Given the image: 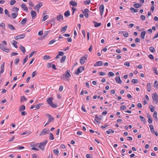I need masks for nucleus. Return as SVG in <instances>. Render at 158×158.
<instances>
[{
  "label": "nucleus",
  "mask_w": 158,
  "mask_h": 158,
  "mask_svg": "<svg viewBox=\"0 0 158 158\" xmlns=\"http://www.w3.org/2000/svg\"><path fill=\"white\" fill-rule=\"evenodd\" d=\"M64 81H69V70H67L64 74L62 75L60 77Z\"/></svg>",
  "instance_id": "nucleus-1"
},
{
  "label": "nucleus",
  "mask_w": 158,
  "mask_h": 158,
  "mask_svg": "<svg viewBox=\"0 0 158 158\" xmlns=\"http://www.w3.org/2000/svg\"><path fill=\"white\" fill-rule=\"evenodd\" d=\"M87 55L85 54L81 58L80 60V62L81 64H83L85 63L87 59Z\"/></svg>",
  "instance_id": "nucleus-2"
},
{
  "label": "nucleus",
  "mask_w": 158,
  "mask_h": 158,
  "mask_svg": "<svg viewBox=\"0 0 158 158\" xmlns=\"http://www.w3.org/2000/svg\"><path fill=\"white\" fill-rule=\"evenodd\" d=\"M47 142L48 141L46 140L45 142H42L40 143H39V144H38L39 145V147L40 148L41 150H44V148Z\"/></svg>",
  "instance_id": "nucleus-3"
},
{
  "label": "nucleus",
  "mask_w": 158,
  "mask_h": 158,
  "mask_svg": "<svg viewBox=\"0 0 158 158\" xmlns=\"http://www.w3.org/2000/svg\"><path fill=\"white\" fill-rule=\"evenodd\" d=\"M84 67L81 66L78 68L77 71L75 72V74L77 75H78L80 73H81L82 71L84 70Z\"/></svg>",
  "instance_id": "nucleus-4"
},
{
  "label": "nucleus",
  "mask_w": 158,
  "mask_h": 158,
  "mask_svg": "<svg viewBox=\"0 0 158 158\" xmlns=\"http://www.w3.org/2000/svg\"><path fill=\"white\" fill-rule=\"evenodd\" d=\"M46 115L49 118L48 122L46 123V124H48L50 123L54 120V119L53 117H52L50 114H47Z\"/></svg>",
  "instance_id": "nucleus-5"
},
{
  "label": "nucleus",
  "mask_w": 158,
  "mask_h": 158,
  "mask_svg": "<svg viewBox=\"0 0 158 158\" xmlns=\"http://www.w3.org/2000/svg\"><path fill=\"white\" fill-rule=\"evenodd\" d=\"M25 37V35L24 34H22L21 35H18L16 36L15 39L16 40H18L20 39H23Z\"/></svg>",
  "instance_id": "nucleus-6"
},
{
  "label": "nucleus",
  "mask_w": 158,
  "mask_h": 158,
  "mask_svg": "<svg viewBox=\"0 0 158 158\" xmlns=\"http://www.w3.org/2000/svg\"><path fill=\"white\" fill-rule=\"evenodd\" d=\"M99 10L100 13L101 15H103V12L104 10V6L103 4L99 6Z\"/></svg>",
  "instance_id": "nucleus-7"
},
{
  "label": "nucleus",
  "mask_w": 158,
  "mask_h": 158,
  "mask_svg": "<svg viewBox=\"0 0 158 158\" xmlns=\"http://www.w3.org/2000/svg\"><path fill=\"white\" fill-rule=\"evenodd\" d=\"M42 6V3H40L36 5L35 6L34 9L36 10H37L38 11L39 10V9Z\"/></svg>",
  "instance_id": "nucleus-8"
},
{
  "label": "nucleus",
  "mask_w": 158,
  "mask_h": 158,
  "mask_svg": "<svg viewBox=\"0 0 158 158\" xmlns=\"http://www.w3.org/2000/svg\"><path fill=\"white\" fill-rule=\"evenodd\" d=\"M48 131V130H47L46 129H43L41 131L40 135H44L46 134H48L49 132V131Z\"/></svg>",
  "instance_id": "nucleus-9"
},
{
  "label": "nucleus",
  "mask_w": 158,
  "mask_h": 158,
  "mask_svg": "<svg viewBox=\"0 0 158 158\" xmlns=\"http://www.w3.org/2000/svg\"><path fill=\"white\" fill-rule=\"evenodd\" d=\"M158 95L156 93H155L153 95V96H152V98L154 101H155L156 102H158Z\"/></svg>",
  "instance_id": "nucleus-10"
},
{
  "label": "nucleus",
  "mask_w": 158,
  "mask_h": 158,
  "mask_svg": "<svg viewBox=\"0 0 158 158\" xmlns=\"http://www.w3.org/2000/svg\"><path fill=\"white\" fill-rule=\"evenodd\" d=\"M89 11L88 9H85L84 12H83V14L86 18H88L89 15L88 14V12Z\"/></svg>",
  "instance_id": "nucleus-11"
},
{
  "label": "nucleus",
  "mask_w": 158,
  "mask_h": 158,
  "mask_svg": "<svg viewBox=\"0 0 158 158\" xmlns=\"http://www.w3.org/2000/svg\"><path fill=\"white\" fill-rule=\"evenodd\" d=\"M4 65H5V62H3L2 64L1 65V70L0 71V74L2 73L4 71Z\"/></svg>",
  "instance_id": "nucleus-12"
},
{
  "label": "nucleus",
  "mask_w": 158,
  "mask_h": 158,
  "mask_svg": "<svg viewBox=\"0 0 158 158\" xmlns=\"http://www.w3.org/2000/svg\"><path fill=\"white\" fill-rule=\"evenodd\" d=\"M7 27L11 31H14L15 30V28L11 24H8L7 25Z\"/></svg>",
  "instance_id": "nucleus-13"
},
{
  "label": "nucleus",
  "mask_w": 158,
  "mask_h": 158,
  "mask_svg": "<svg viewBox=\"0 0 158 158\" xmlns=\"http://www.w3.org/2000/svg\"><path fill=\"white\" fill-rule=\"evenodd\" d=\"M31 14L32 16V19H34V18L35 17L36 15V12L33 10L31 11Z\"/></svg>",
  "instance_id": "nucleus-14"
},
{
  "label": "nucleus",
  "mask_w": 158,
  "mask_h": 158,
  "mask_svg": "<svg viewBox=\"0 0 158 158\" xmlns=\"http://www.w3.org/2000/svg\"><path fill=\"white\" fill-rule=\"evenodd\" d=\"M103 64V63L102 61H99L97 62L94 64L95 66H101Z\"/></svg>",
  "instance_id": "nucleus-15"
},
{
  "label": "nucleus",
  "mask_w": 158,
  "mask_h": 158,
  "mask_svg": "<svg viewBox=\"0 0 158 158\" xmlns=\"http://www.w3.org/2000/svg\"><path fill=\"white\" fill-rule=\"evenodd\" d=\"M145 34L146 31H143L141 32L140 37L142 40H144V39Z\"/></svg>",
  "instance_id": "nucleus-16"
},
{
  "label": "nucleus",
  "mask_w": 158,
  "mask_h": 158,
  "mask_svg": "<svg viewBox=\"0 0 158 158\" xmlns=\"http://www.w3.org/2000/svg\"><path fill=\"white\" fill-rule=\"evenodd\" d=\"M93 23L94 24V26L95 27H99L101 25V23H98L94 21L93 22Z\"/></svg>",
  "instance_id": "nucleus-17"
},
{
  "label": "nucleus",
  "mask_w": 158,
  "mask_h": 158,
  "mask_svg": "<svg viewBox=\"0 0 158 158\" xmlns=\"http://www.w3.org/2000/svg\"><path fill=\"white\" fill-rule=\"evenodd\" d=\"M115 80L119 84H121L122 82L119 76L116 77Z\"/></svg>",
  "instance_id": "nucleus-18"
},
{
  "label": "nucleus",
  "mask_w": 158,
  "mask_h": 158,
  "mask_svg": "<svg viewBox=\"0 0 158 158\" xmlns=\"http://www.w3.org/2000/svg\"><path fill=\"white\" fill-rule=\"evenodd\" d=\"M147 90L148 92H150L151 90V85L150 83H148L147 84Z\"/></svg>",
  "instance_id": "nucleus-19"
},
{
  "label": "nucleus",
  "mask_w": 158,
  "mask_h": 158,
  "mask_svg": "<svg viewBox=\"0 0 158 158\" xmlns=\"http://www.w3.org/2000/svg\"><path fill=\"white\" fill-rule=\"evenodd\" d=\"M120 32L123 33V35L124 37H127L128 36V33L126 31H120L118 33H119Z\"/></svg>",
  "instance_id": "nucleus-20"
},
{
  "label": "nucleus",
  "mask_w": 158,
  "mask_h": 158,
  "mask_svg": "<svg viewBox=\"0 0 158 158\" xmlns=\"http://www.w3.org/2000/svg\"><path fill=\"white\" fill-rule=\"evenodd\" d=\"M21 6L22 8L23 9V10L26 11L28 9L24 4H22L21 5Z\"/></svg>",
  "instance_id": "nucleus-21"
},
{
  "label": "nucleus",
  "mask_w": 158,
  "mask_h": 158,
  "mask_svg": "<svg viewBox=\"0 0 158 158\" xmlns=\"http://www.w3.org/2000/svg\"><path fill=\"white\" fill-rule=\"evenodd\" d=\"M52 98H51V97L49 98H48V99L47 100V102L49 105L50 104H51V103H52Z\"/></svg>",
  "instance_id": "nucleus-22"
},
{
  "label": "nucleus",
  "mask_w": 158,
  "mask_h": 158,
  "mask_svg": "<svg viewBox=\"0 0 158 158\" xmlns=\"http://www.w3.org/2000/svg\"><path fill=\"white\" fill-rule=\"evenodd\" d=\"M70 4H71L73 6H75L77 5V3L75 1H71L70 2Z\"/></svg>",
  "instance_id": "nucleus-23"
},
{
  "label": "nucleus",
  "mask_w": 158,
  "mask_h": 158,
  "mask_svg": "<svg viewBox=\"0 0 158 158\" xmlns=\"http://www.w3.org/2000/svg\"><path fill=\"white\" fill-rule=\"evenodd\" d=\"M25 109V107L24 105H21L19 108V110L20 111H23Z\"/></svg>",
  "instance_id": "nucleus-24"
},
{
  "label": "nucleus",
  "mask_w": 158,
  "mask_h": 158,
  "mask_svg": "<svg viewBox=\"0 0 158 158\" xmlns=\"http://www.w3.org/2000/svg\"><path fill=\"white\" fill-rule=\"evenodd\" d=\"M142 5L141 4L138 3L134 5V6L135 8H138L141 7Z\"/></svg>",
  "instance_id": "nucleus-25"
},
{
  "label": "nucleus",
  "mask_w": 158,
  "mask_h": 158,
  "mask_svg": "<svg viewBox=\"0 0 158 158\" xmlns=\"http://www.w3.org/2000/svg\"><path fill=\"white\" fill-rule=\"evenodd\" d=\"M44 104L42 103H39L37 104L35 106V109H38L41 106L43 105Z\"/></svg>",
  "instance_id": "nucleus-26"
},
{
  "label": "nucleus",
  "mask_w": 158,
  "mask_h": 158,
  "mask_svg": "<svg viewBox=\"0 0 158 158\" xmlns=\"http://www.w3.org/2000/svg\"><path fill=\"white\" fill-rule=\"evenodd\" d=\"M18 13L16 12L15 13H12L11 14V16L13 19H15L18 15Z\"/></svg>",
  "instance_id": "nucleus-27"
},
{
  "label": "nucleus",
  "mask_w": 158,
  "mask_h": 158,
  "mask_svg": "<svg viewBox=\"0 0 158 158\" xmlns=\"http://www.w3.org/2000/svg\"><path fill=\"white\" fill-rule=\"evenodd\" d=\"M24 53L26 52V50L25 48L22 46V45H21L20 46V47L19 48Z\"/></svg>",
  "instance_id": "nucleus-28"
},
{
  "label": "nucleus",
  "mask_w": 158,
  "mask_h": 158,
  "mask_svg": "<svg viewBox=\"0 0 158 158\" xmlns=\"http://www.w3.org/2000/svg\"><path fill=\"white\" fill-rule=\"evenodd\" d=\"M27 20V19H23L21 22L20 23L22 25L25 24Z\"/></svg>",
  "instance_id": "nucleus-29"
},
{
  "label": "nucleus",
  "mask_w": 158,
  "mask_h": 158,
  "mask_svg": "<svg viewBox=\"0 0 158 158\" xmlns=\"http://www.w3.org/2000/svg\"><path fill=\"white\" fill-rule=\"evenodd\" d=\"M114 131L112 129H109L108 131H106V133L108 134H109L110 133H114Z\"/></svg>",
  "instance_id": "nucleus-30"
},
{
  "label": "nucleus",
  "mask_w": 158,
  "mask_h": 158,
  "mask_svg": "<svg viewBox=\"0 0 158 158\" xmlns=\"http://www.w3.org/2000/svg\"><path fill=\"white\" fill-rule=\"evenodd\" d=\"M130 10L132 13H136L138 12L137 10L135 9L133 7H131Z\"/></svg>",
  "instance_id": "nucleus-31"
},
{
  "label": "nucleus",
  "mask_w": 158,
  "mask_h": 158,
  "mask_svg": "<svg viewBox=\"0 0 158 158\" xmlns=\"http://www.w3.org/2000/svg\"><path fill=\"white\" fill-rule=\"evenodd\" d=\"M5 13L6 15H7V16L11 18V16L10 15L9 11H8V10L6 9H5Z\"/></svg>",
  "instance_id": "nucleus-32"
},
{
  "label": "nucleus",
  "mask_w": 158,
  "mask_h": 158,
  "mask_svg": "<svg viewBox=\"0 0 158 158\" xmlns=\"http://www.w3.org/2000/svg\"><path fill=\"white\" fill-rule=\"evenodd\" d=\"M95 117L98 120H101L102 118V116L101 115L98 116L97 115H95Z\"/></svg>",
  "instance_id": "nucleus-33"
},
{
  "label": "nucleus",
  "mask_w": 158,
  "mask_h": 158,
  "mask_svg": "<svg viewBox=\"0 0 158 158\" xmlns=\"http://www.w3.org/2000/svg\"><path fill=\"white\" fill-rule=\"evenodd\" d=\"M20 98L21 102H23L27 100V98L24 96H21Z\"/></svg>",
  "instance_id": "nucleus-34"
},
{
  "label": "nucleus",
  "mask_w": 158,
  "mask_h": 158,
  "mask_svg": "<svg viewBox=\"0 0 158 158\" xmlns=\"http://www.w3.org/2000/svg\"><path fill=\"white\" fill-rule=\"evenodd\" d=\"M139 117L141 120L142 122H143L144 123H146L145 119L143 117L140 115V116H139Z\"/></svg>",
  "instance_id": "nucleus-35"
},
{
  "label": "nucleus",
  "mask_w": 158,
  "mask_h": 158,
  "mask_svg": "<svg viewBox=\"0 0 158 158\" xmlns=\"http://www.w3.org/2000/svg\"><path fill=\"white\" fill-rule=\"evenodd\" d=\"M67 27L68 26L66 25L63 27H62L61 30V31L63 32H64L66 30Z\"/></svg>",
  "instance_id": "nucleus-36"
},
{
  "label": "nucleus",
  "mask_w": 158,
  "mask_h": 158,
  "mask_svg": "<svg viewBox=\"0 0 158 158\" xmlns=\"http://www.w3.org/2000/svg\"><path fill=\"white\" fill-rule=\"evenodd\" d=\"M61 19H63V16L61 15H59L57 16V19L58 21H59Z\"/></svg>",
  "instance_id": "nucleus-37"
},
{
  "label": "nucleus",
  "mask_w": 158,
  "mask_h": 158,
  "mask_svg": "<svg viewBox=\"0 0 158 158\" xmlns=\"http://www.w3.org/2000/svg\"><path fill=\"white\" fill-rule=\"evenodd\" d=\"M149 127L152 133H153L154 132V127L152 125H150L149 126Z\"/></svg>",
  "instance_id": "nucleus-38"
},
{
  "label": "nucleus",
  "mask_w": 158,
  "mask_h": 158,
  "mask_svg": "<svg viewBox=\"0 0 158 158\" xmlns=\"http://www.w3.org/2000/svg\"><path fill=\"white\" fill-rule=\"evenodd\" d=\"M150 51L152 52L153 53L155 52V49L153 46L150 47L149 48Z\"/></svg>",
  "instance_id": "nucleus-39"
},
{
  "label": "nucleus",
  "mask_w": 158,
  "mask_h": 158,
  "mask_svg": "<svg viewBox=\"0 0 158 158\" xmlns=\"http://www.w3.org/2000/svg\"><path fill=\"white\" fill-rule=\"evenodd\" d=\"M53 151L54 153L56 155H58L59 153V151H58V149H54Z\"/></svg>",
  "instance_id": "nucleus-40"
},
{
  "label": "nucleus",
  "mask_w": 158,
  "mask_h": 158,
  "mask_svg": "<svg viewBox=\"0 0 158 158\" xmlns=\"http://www.w3.org/2000/svg\"><path fill=\"white\" fill-rule=\"evenodd\" d=\"M49 139L51 140H53L54 139L53 134L52 133H50L49 134Z\"/></svg>",
  "instance_id": "nucleus-41"
},
{
  "label": "nucleus",
  "mask_w": 158,
  "mask_h": 158,
  "mask_svg": "<svg viewBox=\"0 0 158 158\" xmlns=\"http://www.w3.org/2000/svg\"><path fill=\"white\" fill-rule=\"evenodd\" d=\"M16 2L15 0H11L10 2V5L11 6L13 5Z\"/></svg>",
  "instance_id": "nucleus-42"
},
{
  "label": "nucleus",
  "mask_w": 158,
  "mask_h": 158,
  "mask_svg": "<svg viewBox=\"0 0 158 158\" xmlns=\"http://www.w3.org/2000/svg\"><path fill=\"white\" fill-rule=\"evenodd\" d=\"M43 59L44 60H48L51 59V57L50 56L46 55L44 56Z\"/></svg>",
  "instance_id": "nucleus-43"
},
{
  "label": "nucleus",
  "mask_w": 158,
  "mask_h": 158,
  "mask_svg": "<svg viewBox=\"0 0 158 158\" xmlns=\"http://www.w3.org/2000/svg\"><path fill=\"white\" fill-rule=\"evenodd\" d=\"M131 81L134 84L138 83V80L136 79H133Z\"/></svg>",
  "instance_id": "nucleus-44"
},
{
  "label": "nucleus",
  "mask_w": 158,
  "mask_h": 158,
  "mask_svg": "<svg viewBox=\"0 0 158 158\" xmlns=\"http://www.w3.org/2000/svg\"><path fill=\"white\" fill-rule=\"evenodd\" d=\"M28 59V56H27L25 58L23 59V64H24L27 61Z\"/></svg>",
  "instance_id": "nucleus-45"
},
{
  "label": "nucleus",
  "mask_w": 158,
  "mask_h": 158,
  "mask_svg": "<svg viewBox=\"0 0 158 158\" xmlns=\"http://www.w3.org/2000/svg\"><path fill=\"white\" fill-rule=\"evenodd\" d=\"M19 10V9L17 7H14L12 9V10L13 12H17Z\"/></svg>",
  "instance_id": "nucleus-46"
},
{
  "label": "nucleus",
  "mask_w": 158,
  "mask_h": 158,
  "mask_svg": "<svg viewBox=\"0 0 158 158\" xmlns=\"http://www.w3.org/2000/svg\"><path fill=\"white\" fill-rule=\"evenodd\" d=\"M64 15L65 17H66L69 16V10H68L66 11L64 14Z\"/></svg>",
  "instance_id": "nucleus-47"
},
{
  "label": "nucleus",
  "mask_w": 158,
  "mask_h": 158,
  "mask_svg": "<svg viewBox=\"0 0 158 158\" xmlns=\"http://www.w3.org/2000/svg\"><path fill=\"white\" fill-rule=\"evenodd\" d=\"M153 71L154 72V73L156 75H158V72L157 71V68L155 67H154L153 69Z\"/></svg>",
  "instance_id": "nucleus-48"
},
{
  "label": "nucleus",
  "mask_w": 158,
  "mask_h": 158,
  "mask_svg": "<svg viewBox=\"0 0 158 158\" xmlns=\"http://www.w3.org/2000/svg\"><path fill=\"white\" fill-rule=\"evenodd\" d=\"M149 107L150 109V111H151V112H153L154 111V107H153L152 105H150Z\"/></svg>",
  "instance_id": "nucleus-49"
},
{
  "label": "nucleus",
  "mask_w": 158,
  "mask_h": 158,
  "mask_svg": "<svg viewBox=\"0 0 158 158\" xmlns=\"http://www.w3.org/2000/svg\"><path fill=\"white\" fill-rule=\"evenodd\" d=\"M48 15H44L43 17V19L42 21H44L46 20L48 18Z\"/></svg>",
  "instance_id": "nucleus-50"
},
{
  "label": "nucleus",
  "mask_w": 158,
  "mask_h": 158,
  "mask_svg": "<svg viewBox=\"0 0 158 158\" xmlns=\"http://www.w3.org/2000/svg\"><path fill=\"white\" fill-rule=\"evenodd\" d=\"M66 56H63L61 58L60 60L61 63H63L65 60L66 59Z\"/></svg>",
  "instance_id": "nucleus-51"
},
{
  "label": "nucleus",
  "mask_w": 158,
  "mask_h": 158,
  "mask_svg": "<svg viewBox=\"0 0 158 158\" xmlns=\"http://www.w3.org/2000/svg\"><path fill=\"white\" fill-rule=\"evenodd\" d=\"M158 85V83L157 81H156L154 84V86L155 87L157 88V86Z\"/></svg>",
  "instance_id": "nucleus-52"
},
{
  "label": "nucleus",
  "mask_w": 158,
  "mask_h": 158,
  "mask_svg": "<svg viewBox=\"0 0 158 158\" xmlns=\"http://www.w3.org/2000/svg\"><path fill=\"white\" fill-rule=\"evenodd\" d=\"M52 107L55 108L57 107V106L55 104H54L53 102H52L49 105Z\"/></svg>",
  "instance_id": "nucleus-53"
},
{
  "label": "nucleus",
  "mask_w": 158,
  "mask_h": 158,
  "mask_svg": "<svg viewBox=\"0 0 158 158\" xmlns=\"http://www.w3.org/2000/svg\"><path fill=\"white\" fill-rule=\"evenodd\" d=\"M52 107L55 108L57 107V106L55 104H54L53 102H52L49 105Z\"/></svg>",
  "instance_id": "nucleus-54"
},
{
  "label": "nucleus",
  "mask_w": 158,
  "mask_h": 158,
  "mask_svg": "<svg viewBox=\"0 0 158 158\" xmlns=\"http://www.w3.org/2000/svg\"><path fill=\"white\" fill-rule=\"evenodd\" d=\"M108 75L110 77L114 75V73L112 72H109L108 73Z\"/></svg>",
  "instance_id": "nucleus-55"
},
{
  "label": "nucleus",
  "mask_w": 158,
  "mask_h": 158,
  "mask_svg": "<svg viewBox=\"0 0 158 158\" xmlns=\"http://www.w3.org/2000/svg\"><path fill=\"white\" fill-rule=\"evenodd\" d=\"M126 107L124 105L121 106L120 107V109L123 110H125L126 109Z\"/></svg>",
  "instance_id": "nucleus-56"
},
{
  "label": "nucleus",
  "mask_w": 158,
  "mask_h": 158,
  "mask_svg": "<svg viewBox=\"0 0 158 158\" xmlns=\"http://www.w3.org/2000/svg\"><path fill=\"white\" fill-rule=\"evenodd\" d=\"M19 58H16L15 60V63L16 64H17L18 63L19 61Z\"/></svg>",
  "instance_id": "nucleus-57"
},
{
  "label": "nucleus",
  "mask_w": 158,
  "mask_h": 158,
  "mask_svg": "<svg viewBox=\"0 0 158 158\" xmlns=\"http://www.w3.org/2000/svg\"><path fill=\"white\" fill-rule=\"evenodd\" d=\"M5 48V47L4 45L0 43V48L2 50H3Z\"/></svg>",
  "instance_id": "nucleus-58"
},
{
  "label": "nucleus",
  "mask_w": 158,
  "mask_h": 158,
  "mask_svg": "<svg viewBox=\"0 0 158 158\" xmlns=\"http://www.w3.org/2000/svg\"><path fill=\"white\" fill-rule=\"evenodd\" d=\"M90 0H86L85 1V3L86 4L88 5L90 3Z\"/></svg>",
  "instance_id": "nucleus-59"
},
{
  "label": "nucleus",
  "mask_w": 158,
  "mask_h": 158,
  "mask_svg": "<svg viewBox=\"0 0 158 158\" xmlns=\"http://www.w3.org/2000/svg\"><path fill=\"white\" fill-rule=\"evenodd\" d=\"M56 41L55 40H51L49 43V44H52L55 42Z\"/></svg>",
  "instance_id": "nucleus-60"
},
{
  "label": "nucleus",
  "mask_w": 158,
  "mask_h": 158,
  "mask_svg": "<svg viewBox=\"0 0 158 158\" xmlns=\"http://www.w3.org/2000/svg\"><path fill=\"white\" fill-rule=\"evenodd\" d=\"M36 52V51H35L32 52H31L29 55V58L31 57Z\"/></svg>",
  "instance_id": "nucleus-61"
},
{
  "label": "nucleus",
  "mask_w": 158,
  "mask_h": 158,
  "mask_svg": "<svg viewBox=\"0 0 158 158\" xmlns=\"http://www.w3.org/2000/svg\"><path fill=\"white\" fill-rule=\"evenodd\" d=\"M124 65L127 67H129L130 66V63L129 62H125L124 63Z\"/></svg>",
  "instance_id": "nucleus-62"
},
{
  "label": "nucleus",
  "mask_w": 158,
  "mask_h": 158,
  "mask_svg": "<svg viewBox=\"0 0 158 158\" xmlns=\"http://www.w3.org/2000/svg\"><path fill=\"white\" fill-rule=\"evenodd\" d=\"M99 74L100 76H104L106 74V73L104 72H101L99 73Z\"/></svg>",
  "instance_id": "nucleus-63"
},
{
  "label": "nucleus",
  "mask_w": 158,
  "mask_h": 158,
  "mask_svg": "<svg viewBox=\"0 0 158 158\" xmlns=\"http://www.w3.org/2000/svg\"><path fill=\"white\" fill-rule=\"evenodd\" d=\"M157 112L156 111H155L153 114V116L154 118L157 117Z\"/></svg>",
  "instance_id": "nucleus-64"
}]
</instances>
